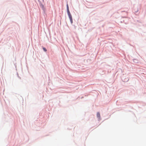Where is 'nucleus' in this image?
Wrapping results in <instances>:
<instances>
[{"label": "nucleus", "mask_w": 146, "mask_h": 146, "mask_svg": "<svg viewBox=\"0 0 146 146\" xmlns=\"http://www.w3.org/2000/svg\"><path fill=\"white\" fill-rule=\"evenodd\" d=\"M68 17L70 19L71 23L72 24L73 23V20L72 16L71 15L69 16Z\"/></svg>", "instance_id": "nucleus-1"}, {"label": "nucleus", "mask_w": 146, "mask_h": 146, "mask_svg": "<svg viewBox=\"0 0 146 146\" xmlns=\"http://www.w3.org/2000/svg\"><path fill=\"white\" fill-rule=\"evenodd\" d=\"M97 116L98 117L100 118V114L98 112L97 113Z\"/></svg>", "instance_id": "nucleus-2"}, {"label": "nucleus", "mask_w": 146, "mask_h": 146, "mask_svg": "<svg viewBox=\"0 0 146 146\" xmlns=\"http://www.w3.org/2000/svg\"><path fill=\"white\" fill-rule=\"evenodd\" d=\"M67 12L69 11V7L68 4L67 5Z\"/></svg>", "instance_id": "nucleus-3"}, {"label": "nucleus", "mask_w": 146, "mask_h": 146, "mask_svg": "<svg viewBox=\"0 0 146 146\" xmlns=\"http://www.w3.org/2000/svg\"><path fill=\"white\" fill-rule=\"evenodd\" d=\"M67 13L68 16L71 15L70 11H67Z\"/></svg>", "instance_id": "nucleus-4"}, {"label": "nucleus", "mask_w": 146, "mask_h": 146, "mask_svg": "<svg viewBox=\"0 0 146 146\" xmlns=\"http://www.w3.org/2000/svg\"><path fill=\"white\" fill-rule=\"evenodd\" d=\"M43 50H44L45 51V52H46V51H47V50L46 49V48H45L44 47L43 48Z\"/></svg>", "instance_id": "nucleus-5"}]
</instances>
